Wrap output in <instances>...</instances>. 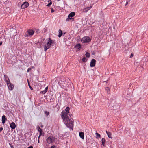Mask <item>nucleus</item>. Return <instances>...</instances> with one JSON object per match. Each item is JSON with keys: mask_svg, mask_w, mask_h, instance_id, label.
<instances>
[{"mask_svg": "<svg viewBox=\"0 0 148 148\" xmlns=\"http://www.w3.org/2000/svg\"><path fill=\"white\" fill-rule=\"evenodd\" d=\"M44 48V50L46 51L47 49H49L51 46L53 45L54 42L50 38H49L46 40Z\"/></svg>", "mask_w": 148, "mask_h": 148, "instance_id": "nucleus-1", "label": "nucleus"}, {"mask_svg": "<svg viewBox=\"0 0 148 148\" xmlns=\"http://www.w3.org/2000/svg\"><path fill=\"white\" fill-rule=\"evenodd\" d=\"M68 114L65 111H63L61 113V117L63 119L64 123L67 124L66 120H68L69 119L68 116Z\"/></svg>", "mask_w": 148, "mask_h": 148, "instance_id": "nucleus-2", "label": "nucleus"}, {"mask_svg": "<svg viewBox=\"0 0 148 148\" xmlns=\"http://www.w3.org/2000/svg\"><path fill=\"white\" fill-rule=\"evenodd\" d=\"M66 121L67 124L65 123H64V124L68 127L71 129L72 130H73V124L72 121L71 119H69L68 120H66Z\"/></svg>", "mask_w": 148, "mask_h": 148, "instance_id": "nucleus-3", "label": "nucleus"}, {"mask_svg": "<svg viewBox=\"0 0 148 148\" xmlns=\"http://www.w3.org/2000/svg\"><path fill=\"white\" fill-rule=\"evenodd\" d=\"M91 39L88 36H85L83 37L81 40V41L83 43H88L91 41Z\"/></svg>", "mask_w": 148, "mask_h": 148, "instance_id": "nucleus-4", "label": "nucleus"}, {"mask_svg": "<svg viewBox=\"0 0 148 148\" xmlns=\"http://www.w3.org/2000/svg\"><path fill=\"white\" fill-rule=\"evenodd\" d=\"M28 34H26L25 35V36L26 37H28L29 36H32L34 33V32L32 29H29L27 30Z\"/></svg>", "mask_w": 148, "mask_h": 148, "instance_id": "nucleus-5", "label": "nucleus"}, {"mask_svg": "<svg viewBox=\"0 0 148 148\" xmlns=\"http://www.w3.org/2000/svg\"><path fill=\"white\" fill-rule=\"evenodd\" d=\"M55 140L54 138L52 136H49L47 139L46 140L47 143L50 144L53 142Z\"/></svg>", "mask_w": 148, "mask_h": 148, "instance_id": "nucleus-6", "label": "nucleus"}, {"mask_svg": "<svg viewBox=\"0 0 148 148\" xmlns=\"http://www.w3.org/2000/svg\"><path fill=\"white\" fill-rule=\"evenodd\" d=\"M29 5V4L27 2H25L21 4V8L22 9H25Z\"/></svg>", "mask_w": 148, "mask_h": 148, "instance_id": "nucleus-7", "label": "nucleus"}, {"mask_svg": "<svg viewBox=\"0 0 148 148\" xmlns=\"http://www.w3.org/2000/svg\"><path fill=\"white\" fill-rule=\"evenodd\" d=\"M7 84L10 90H12L13 89L14 86L11 83L10 81H9V82L7 83Z\"/></svg>", "mask_w": 148, "mask_h": 148, "instance_id": "nucleus-8", "label": "nucleus"}, {"mask_svg": "<svg viewBox=\"0 0 148 148\" xmlns=\"http://www.w3.org/2000/svg\"><path fill=\"white\" fill-rule=\"evenodd\" d=\"M96 63V60L95 59H92L90 63V66L91 67L95 66Z\"/></svg>", "mask_w": 148, "mask_h": 148, "instance_id": "nucleus-9", "label": "nucleus"}, {"mask_svg": "<svg viewBox=\"0 0 148 148\" xmlns=\"http://www.w3.org/2000/svg\"><path fill=\"white\" fill-rule=\"evenodd\" d=\"M10 127L12 129H14L16 128V125L15 123L14 122H12L10 124Z\"/></svg>", "mask_w": 148, "mask_h": 148, "instance_id": "nucleus-10", "label": "nucleus"}, {"mask_svg": "<svg viewBox=\"0 0 148 148\" xmlns=\"http://www.w3.org/2000/svg\"><path fill=\"white\" fill-rule=\"evenodd\" d=\"M4 80L6 82L7 84L9 82V81H10L9 78L6 75H4Z\"/></svg>", "mask_w": 148, "mask_h": 148, "instance_id": "nucleus-11", "label": "nucleus"}, {"mask_svg": "<svg viewBox=\"0 0 148 148\" xmlns=\"http://www.w3.org/2000/svg\"><path fill=\"white\" fill-rule=\"evenodd\" d=\"M75 15V13L74 12H72L70 13L68 16V18H71L73 17Z\"/></svg>", "mask_w": 148, "mask_h": 148, "instance_id": "nucleus-12", "label": "nucleus"}, {"mask_svg": "<svg viewBox=\"0 0 148 148\" xmlns=\"http://www.w3.org/2000/svg\"><path fill=\"white\" fill-rule=\"evenodd\" d=\"M92 7V6H90L89 7L85 8L83 9V11L84 12H87L89 10H90Z\"/></svg>", "mask_w": 148, "mask_h": 148, "instance_id": "nucleus-13", "label": "nucleus"}, {"mask_svg": "<svg viewBox=\"0 0 148 148\" xmlns=\"http://www.w3.org/2000/svg\"><path fill=\"white\" fill-rule=\"evenodd\" d=\"M106 132L107 134V135L109 138H112V137L111 136L112 134L110 132H108L107 130L106 131Z\"/></svg>", "mask_w": 148, "mask_h": 148, "instance_id": "nucleus-14", "label": "nucleus"}, {"mask_svg": "<svg viewBox=\"0 0 148 148\" xmlns=\"http://www.w3.org/2000/svg\"><path fill=\"white\" fill-rule=\"evenodd\" d=\"M81 47V45L79 43L77 44L75 46V48L77 49V50H79Z\"/></svg>", "mask_w": 148, "mask_h": 148, "instance_id": "nucleus-15", "label": "nucleus"}, {"mask_svg": "<svg viewBox=\"0 0 148 148\" xmlns=\"http://www.w3.org/2000/svg\"><path fill=\"white\" fill-rule=\"evenodd\" d=\"M79 136L82 139H84V134L82 132H79Z\"/></svg>", "mask_w": 148, "mask_h": 148, "instance_id": "nucleus-16", "label": "nucleus"}, {"mask_svg": "<svg viewBox=\"0 0 148 148\" xmlns=\"http://www.w3.org/2000/svg\"><path fill=\"white\" fill-rule=\"evenodd\" d=\"M6 119V118L5 116V115L3 116L2 118V123L3 124L5 123Z\"/></svg>", "mask_w": 148, "mask_h": 148, "instance_id": "nucleus-17", "label": "nucleus"}, {"mask_svg": "<svg viewBox=\"0 0 148 148\" xmlns=\"http://www.w3.org/2000/svg\"><path fill=\"white\" fill-rule=\"evenodd\" d=\"M48 89V87H46L45 88V89H44V90L41 92L40 93H42V94H44L46 93L47 92Z\"/></svg>", "mask_w": 148, "mask_h": 148, "instance_id": "nucleus-18", "label": "nucleus"}, {"mask_svg": "<svg viewBox=\"0 0 148 148\" xmlns=\"http://www.w3.org/2000/svg\"><path fill=\"white\" fill-rule=\"evenodd\" d=\"M106 142V140L104 138H102L101 139V142L102 143V145L103 146H105V143Z\"/></svg>", "mask_w": 148, "mask_h": 148, "instance_id": "nucleus-19", "label": "nucleus"}, {"mask_svg": "<svg viewBox=\"0 0 148 148\" xmlns=\"http://www.w3.org/2000/svg\"><path fill=\"white\" fill-rule=\"evenodd\" d=\"M58 32H59V34L58 35V36L59 37H60L61 36L62 34V30L61 29H59Z\"/></svg>", "mask_w": 148, "mask_h": 148, "instance_id": "nucleus-20", "label": "nucleus"}, {"mask_svg": "<svg viewBox=\"0 0 148 148\" xmlns=\"http://www.w3.org/2000/svg\"><path fill=\"white\" fill-rule=\"evenodd\" d=\"M95 135L96 136V138H101V136L98 133H96Z\"/></svg>", "mask_w": 148, "mask_h": 148, "instance_id": "nucleus-21", "label": "nucleus"}, {"mask_svg": "<svg viewBox=\"0 0 148 148\" xmlns=\"http://www.w3.org/2000/svg\"><path fill=\"white\" fill-rule=\"evenodd\" d=\"M37 129L39 132H40L42 131V130L41 129L39 126H38L37 127Z\"/></svg>", "mask_w": 148, "mask_h": 148, "instance_id": "nucleus-22", "label": "nucleus"}, {"mask_svg": "<svg viewBox=\"0 0 148 148\" xmlns=\"http://www.w3.org/2000/svg\"><path fill=\"white\" fill-rule=\"evenodd\" d=\"M70 108L69 107H67L65 109V112H67L68 114L69 113V111Z\"/></svg>", "mask_w": 148, "mask_h": 148, "instance_id": "nucleus-23", "label": "nucleus"}, {"mask_svg": "<svg viewBox=\"0 0 148 148\" xmlns=\"http://www.w3.org/2000/svg\"><path fill=\"white\" fill-rule=\"evenodd\" d=\"M105 90L107 91V92L108 93H109L110 92V90L109 89V88L108 87H106L105 88Z\"/></svg>", "mask_w": 148, "mask_h": 148, "instance_id": "nucleus-24", "label": "nucleus"}, {"mask_svg": "<svg viewBox=\"0 0 148 148\" xmlns=\"http://www.w3.org/2000/svg\"><path fill=\"white\" fill-rule=\"evenodd\" d=\"M27 81H28V86H29V88H30V89L31 90H33V89L30 86V84H29V82L28 80H27Z\"/></svg>", "mask_w": 148, "mask_h": 148, "instance_id": "nucleus-25", "label": "nucleus"}, {"mask_svg": "<svg viewBox=\"0 0 148 148\" xmlns=\"http://www.w3.org/2000/svg\"><path fill=\"white\" fill-rule=\"evenodd\" d=\"M86 56L87 57H89L90 56V54L89 53L86 52Z\"/></svg>", "mask_w": 148, "mask_h": 148, "instance_id": "nucleus-26", "label": "nucleus"}, {"mask_svg": "<svg viewBox=\"0 0 148 148\" xmlns=\"http://www.w3.org/2000/svg\"><path fill=\"white\" fill-rule=\"evenodd\" d=\"M87 60V59L85 57H84L82 59V61L84 62H86Z\"/></svg>", "mask_w": 148, "mask_h": 148, "instance_id": "nucleus-27", "label": "nucleus"}, {"mask_svg": "<svg viewBox=\"0 0 148 148\" xmlns=\"http://www.w3.org/2000/svg\"><path fill=\"white\" fill-rule=\"evenodd\" d=\"M44 113L45 114L47 115V116H48L49 114V112H48L47 111H45L44 112Z\"/></svg>", "mask_w": 148, "mask_h": 148, "instance_id": "nucleus-28", "label": "nucleus"}, {"mask_svg": "<svg viewBox=\"0 0 148 148\" xmlns=\"http://www.w3.org/2000/svg\"><path fill=\"white\" fill-rule=\"evenodd\" d=\"M70 19H72V20H74V19L73 18H68H68L66 19V21H69Z\"/></svg>", "mask_w": 148, "mask_h": 148, "instance_id": "nucleus-29", "label": "nucleus"}, {"mask_svg": "<svg viewBox=\"0 0 148 148\" xmlns=\"http://www.w3.org/2000/svg\"><path fill=\"white\" fill-rule=\"evenodd\" d=\"M52 4V2L51 1L49 3H48L47 5V6L48 7H49L50 5Z\"/></svg>", "mask_w": 148, "mask_h": 148, "instance_id": "nucleus-30", "label": "nucleus"}, {"mask_svg": "<svg viewBox=\"0 0 148 148\" xmlns=\"http://www.w3.org/2000/svg\"><path fill=\"white\" fill-rule=\"evenodd\" d=\"M40 132V136H41L42 135V133L43 132Z\"/></svg>", "mask_w": 148, "mask_h": 148, "instance_id": "nucleus-31", "label": "nucleus"}, {"mask_svg": "<svg viewBox=\"0 0 148 148\" xmlns=\"http://www.w3.org/2000/svg\"><path fill=\"white\" fill-rule=\"evenodd\" d=\"M31 69L30 68H28L27 69V72H29L30 71Z\"/></svg>", "mask_w": 148, "mask_h": 148, "instance_id": "nucleus-32", "label": "nucleus"}, {"mask_svg": "<svg viewBox=\"0 0 148 148\" xmlns=\"http://www.w3.org/2000/svg\"><path fill=\"white\" fill-rule=\"evenodd\" d=\"M54 10L53 9V8H51V13H53V12H54Z\"/></svg>", "mask_w": 148, "mask_h": 148, "instance_id": "nucleus-33", "label": "nucleus"}, {"mask_svg": "<svg viewBox=\"0 0 148 148\" xmlns=\"http://www.w3.org/2000/svg\"><path fill=\"white\" fill-rule=\"evenodd\" d=\"M3 130V127H0V132L2 131V130Z\"/></svg>", "mask_w": 148, "mask_h": 148, "instance_id": "nucleus-34", "label": "nucleus"}, {"mask_svg": "<svg viewBox=\"0 0 148 148\" xmlns=\"http://www.w3.org/2000/svg\"><path fill=\"white\" fill-rule=\"evenodd\" d=\"M56 147V146H54V145H53V146H52L51 148H55Z\"/></svg>", "mask_w": 148, "mask_h": 148, "instance_id": "nucleus-35", "label": "nucleus"}, {"mask_svg": "<svg viewBox=\"0 0 148 148\" xmlns=\"http://www.w3.org/2000/svg\"><path fill=\"white\" fill-rule=\"evenodd\" d=\"M133 55L132 53L131 55V56H130V57L131 58H132L133 57Z\"/></svg>", "mask_w": 148, "mask_h": 148, "instance_id": "nucleus-36", "label": "nucleus"}, {"mask_svg": "<svg viewBox=\"0 0 148 148\" xmlns=\"http://www.w3.org/2000/svg\"><path fill=\"white\" fill-rule=\"evenodd\" d=\"M128 2L127 1L125 5L126 6L128 4Z\"/></svg>", "mask_w": 148, "mask_h": 148, "instance_id": "nucleus-37", "label": "nucleus"}, {"mask_svg": "<svg viewBox=\"0 0 148 148\" xmlns=\"http://www.w3.org/2000/svg\"><path fill=\"white\" fill-rule=\"evenodd\" d=\"M21 5V3H18V6L20 5Z\"/></svg>", "mask_w": 148, "mask_h": 148, "instance_id": "nucleus-38", "label": "nucleus"}, {"mask_svg": "<svg viewBox=\"0 0 148 148\" xmlns=\"http://www.w3.org/2000/svg\"><path fill=\"white\" fill-rule=\"evenodd\" d=\"M28 148H33V147L32 146H30Z\"/></svg>", "mask_w": 148, "mask_h": 148, "instance_id": "nucleus-39", "label": "nucleus"}, {"mask_svg": "<svg viewBox=\"0 0 148 148\" xmlns=\"http://www.w3.org/2000/svg\"><path fill=\"white\" fill-rule=\"evenodd\" d=\"M40 136H40V135H39V136H38V138L39 139V138H40Z\"/></svg>", "mask_w": 148, "mask_h": 148, "instance_id": "nucleus-40", "label": "nucleus"}, {"mask_svg": "<svg viewBox=\"0 0 148 148\" xmlns=\"http://www.w3.org/2000/svg\"><path fill=\"white\" fill-rule=\"evenodd\" d=\"M38 143H39V139L38 138Z\"/></svg>", "mask_w": 148, "mask_h": 148, "instance_id": "nucleus-41", "label": "nucleus"}, {"mask_svg": "<svg viewBox=\"0 0 148 148\" xmlns=\"http://www.w3.org/2000/svg\"><path fill=\"white\" fill-rule=\"evenodd\" d=\"M2 42H1V43H0V46L1 45H2Z\"/></svg>", "mask_w": 148, "mask_h": 148, "instance_id": "nucleus-42", "label": "nucleus"}, {"mask_svg": "<svg viewBox=\"0 0 148 148\" xmlns=\"http://www.w3.org/2000/svg\"><path fill=\"white\" fill-rule=\"evenodd\" d=\"M60 0H57V1H60Z\"/></svg>", "mask_w": 148, "mask_h": 148, "instance_id": "nucleus-43", "label": "nucleus"}]
</instances>
